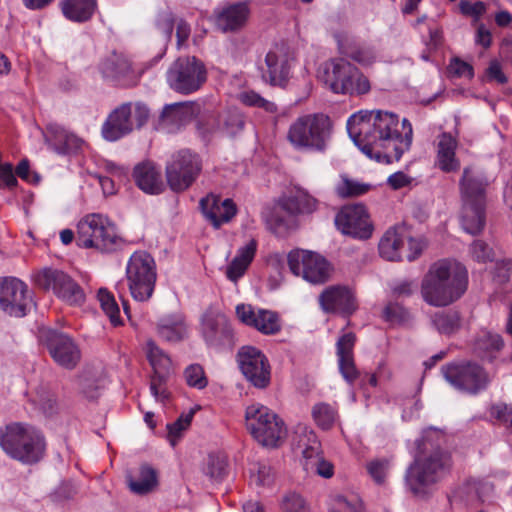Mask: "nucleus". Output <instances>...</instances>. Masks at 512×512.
Returning <instances> with one entry per match:
<instances>
[{"instance_id":"obj_12","label":"nucleus","mask_w":512,"mask_h":512,"mask_svg":"<svg viewBox=\"0 0 512 512\" xmlns=\"http://www.w3.org/2000/svg\"><path fill=\"white\" fill-rule=\"evenodd\" d=\"M35 283L44 290L53 293L70 305H81L85 300L82 288L65 272L46 267L34 275Z\"/></svg>"},{"instance_id":"obj_4","label":"nucleus","mask_w":512,"mask_h":512,"mask_svg":"<svg viewBox=\"0 0 512 512\" xmlns=\"http://www.w3.org/2000/svg\"><path fill=\"white\" fill-rule=\"evenodd\" d=\"M489 184L484 173L473 167L463 170L459 182L462 197L461 223L471 234H479L485 226L486 188Z\"/></svg>"},{"instance_id":"obj_46","label":"nucleus","mask_w":512,"mask_h":512,"mask_svg":"<svg viewBox=\"0 0 512 512\" xmlns=\"http://www.w3.org/2000/svg\"><path fill=\"white\" fill-rule=\"evenodd\" d=\"M203 472L210 479H222L227 472L226 457L221 454H209L204 463Z\"/></svg>"},{"instance_id":"obj_16","label":"nucleus","mask_w":512,"mask_h":512,"mask_svg":"<svg viewBox=\"0 0 512 512\" xmlns=\"http://www.w3.org/2000/svg\"><path fill=\"white\" fill-rule=\"evenodd\" d=\"M443 374L453 387L470 394L485 389L489 382L485 370L471 362L447 365L443 368Z\"/></svg>"},{"instance_id":"obj_51","label":"nucleus","mask_w":512,"mask_h":512,"mask_svg":"<svg viewBox=\"0 0 512 512\" xmlns=\"http://www.w3.org/2000/svg\"><path fill=\"white\" fill-rule=\"evenodd\" d=\"M184 378L188 386L202 390L207 387L208 379L203 367L199 364H191L184 370Z\"/></svg>"},{"instance_id":"obj_37","label":"nucleus","mask_w":512,"mask_h":512,"mask_svg":"<svg viewBox=\"0 0 512 512\" xmlns=\"http://www.w3.org/2000/svg\"><path fill=\"white\" fill-rule=\"evenodd\" d=\"M128 131V105L115 109L102 126V135L108 141H116Z\"/></svg>"},{"instance_id":"obj_18","label":"nucleus","mask_w":512,"mask_h":512,"mask_svg":"<svg viewBox=\"0 0 512 512\" xmlns=\"http://www.w3.org/2000/svg\"><path fill=\"white\" fill-rule=\"evenodd\" d=\"M298 436L297 446L301 449L305 462L303 464L306 471H315L324 478H330L333 475V465L324 460L321 456V443L316 433L307 426L299 425L296 429Z\"/></svg>"},{"instance_id":"obj_49","label":"nucleus","mask_w":512,"mask_h":512,"mask_svg":"<svg viewBox=\"0 0 512 512\" xmlns=\"http://www.w3.org/2000/svg\"><path fill=\"white\" fill-rule=\"evenodd\" d=\"M194 416V410L183 413L179 418L170 424H167L168 440L171 446L175 447L182 437V433L188 429Z\"/></svg>"},{"instance_id":"obj_25","label":"nucleus","mask_w":512,"mask_h":512,"mask_svg":"<svg viewBox=\"0 0 512 512\" xmlns=\"http://www.w3.org/2000/svg\"><path fill=\"white\" fill-rule=\"evenodd\" d=\"M319 302L325 312L351 314L357 308L355 295L347 287L331 286L319 296Z\"/></svg>"},{"instance_id":"obj_19","label":"nucleus","mask_w":512,"mask_h":512,"mask_svg":"<svg viewBox=\"0 0 512 512\" xmlns=\"http://www.w3.org/2000/svg\"><path fill=\"white\" fill-rule=\"evenodd\" d=\"M201 334L205 343L214 349L233 344V329L227 316L218 309L209 308L201 317Z\"/></svg>"},{"instance_id":"obj_20","label":"nucleus","mask_w":512,"mask_h":512,"mask_svg":"<svg viewBox=\"0 0 512 512\" xmlns=\"http://www.w3.org/2000/svg\"><path fill=\"white\" fill-rule=\"evenodd\" d=\"M32 297L27 285L15 278L0 279V308L10 316L23 317L31 307Z\"/></svg>"},{"instance_id":"obj_1","label":"nucleus","mask_w":512,"mask_h":512,"mask_svg":"<svg viewBox=\"0 0 512 512\" xmlns=\"http://www.w3.org/2000/svg\"><path fill=\"white\" fill-rule=\"evenodd\" d=\"M347 131L354 144L378 162L398 161L412 144L413 128L404 118L399 129L396 114L382 111H359L347 120Z\"/></svg>"},{"instance_id":"obj_31","label":"nucleus","mask_w":512,"mask_h":512,"mask_svg":"<svg viewBox=\"0 0 512 512\" xmlns=\"http://www.w3.org/2000/svg\"><path fill=\"white\" fill-rule=\"evenodd\" d=\"M137 186L148 194H159L164 190L160 169L151 161H144L134 168Z\"/></svg>"},{"instance_id":"obj_64","label":"nucleus","mask_w":512,"mask_h":512,"mask_svg":"<svg viewBox=\"0 0 512 512\" xmlns=\"http://www.w3.org/2000/svg\"><path fill=\"white\" fill-rule=\"evenodd\" d=\"M491 417L512 427V406L505 403L494 404L490 409Z\"/></svg>"},{"instance_id":"obj_38","label":"nucleus","mask_w":512,"mask_h":512,"mask_svg":"<svg viewBox=\"0 0 512 512\" xmlns=\"http://www.w3.org/2000/svg\"><path fill=\"white\" fill-rule=\"evenodd\" d=\"M199 111L193 102H177L165 105L161 119L166 124L180 126L190 121Z\"/></svg>"},{"instance_id":"obj_15","label":"nucleus","mask_w":512,"mask_h":512,"mask_svg":"<svg viewBox=\"0 0 512 512\" xmlns=\"http://www.w3.org/2000/svg\"><path fill=\"white\" fill-rule=\"evenodd\" d=\"M290 271L295 276L313 284H322L329 279L331 266L320 254L307 250H292L287 255Z\"/></svg>"},{"instance_id":"obj_60","label":"nucleus","mask_w":512,"mask_h":512,"mask_svg":"<svg viewBox=\"0 0 512 512\" xmlns=\"http://www.w3.org/2000/svg\"><path fill=\"white\" fill-rule=\"evenodd\" d=\"M448 71L451 75L458 78H467L471 80L474 77V69L472 65L458 57L451 59L448 66Z\"/></svg>"},{"instance_id":"obj_23","label":"nucleus","mask_w":512,"mask_h":512,"mask_svg":"<svg viewBox=\"0 0 512 512\" xmlns=\"http://www.w3.org/2000/svg\"><path fill=\"white\" fill-rule=\"evenodd\" d=\"M291 59L283 47H274L265 56L262 79L271 86L285 87L290 77Z\"/></svg>"},{"instance_id":"obj_41","label":"nucleus","mask_w":512,"mask_h":512,"mask_svg":"<svg viewBox=\"0 0 512 512\" xmlns=\"http://www.w3.org/2000/svg\"><path fill=\"white\" fill-rule=\"evenodd\" d=\"M312 417L318 427L329 430L338 419L337 410L327 403H317L312 408Z\"/></svg>"},{"instance_id":"obj_2","label":"nucleus","mask_w":512,"mask_h":512,"mask_svg":"<svg viewBox=\"0 0 512 512\" xmlns=\"http://www.w3.org/2000/svg\"><path fill=\"white\" fill-rule=\"evenodd\" d=\"M468 272L456 260L442 259L432 264L422 280L421 293L432 306H447L459 299L467 289Z\"/></svg>"},{"instance_id":"obj_8","label":"nucleus","mask_w":512,"mask_h":512,"mask_svg":"<svg viewBox=\"0 0 512 512\" xmlns=\"http://www.w3.org/2000/svg\"><path fill=\"white\" fill-rule=\"evenodd\" d=\"M77 242L83 248H95L101 252H114L124 244L115 224L100 213L88 214L78 222Z\"/></svg>"},{"instance_id":"obj_50","label":"nucleus","mask_w":512,"mask_h":512,"mask_svg":"<svg viewBox=\"0 0 512 512\" xmlns=\"http://www.w3.org/2000/svg\"><path fill=\"white\" fill-rule=\"evenodd\" d=\"M222 121L223 126L220 129L229 136L238 134L245 126V117L238 109H229L224 114Z\"/></svg>"},{"instance_id":"obj_58","label":"nucleus","mask_w":512,"mask_h":512,"mask_svg":"<svg viewBox=\"0 0 512 512\" xmlns=\"http://www.w3.org/2000/svg\"><path fill=\"white\" fill-rule=\"evenodd\" d=\"M151 113L148 106L142 102H136L133 110L130 109V131L132 126L140 129L148 123Z\"/></svg>"},{"instance_id":"obj_7","label":"nucleus","mask_w":512,"mask_h":512,"mask_svg":"<svg viewBox=\"0 0 512 512\" xmlns=\"http://www.w3.org/2000/svg\"><path fill=\"white\" fill-rule=\"evenodd\" d=\"M450 467V456L441 449L424 453L408 467L406 485L414 495L424 496L430 487L447 476Z\"/></svg>"},{"instance_id":"obj_57","label":"nucleus","mask_w":512,"mask_h":512,"mask_svg":"<svg viewBox=\"0 0 512 512\" xmlns=\"http://www.w3.org/2000/svg\"><path fill=\"white\" fill-rule=\"evenodd\" d=\"M459 11L463 16L472 17L475 23H478L487 10V5L483 1L470 2L461 0L459 2Z\"/></svg>"},{"instance_id":"obj_29","label":"nucleus","mask_w":512,"mask_h":512,"mask_svg":"<svg viewBox=\"0 0 512 512\" xmlns=\"http://www.w3.org/2000/svg\"><path fill=\"white\" fill-rule=\"evenodd\" d=\"M335 39L339 53L361 66H370L377 61L378 53L374 46L358 44L336 34Z\"/></svg>"},{"instance_id":"obj_27","label":"nucleus","mask_w":512,"mask_h":512,"mask_svg":"<svg viewBox=\"0 0 512 512\" xmlns=\"http://www.w3.org/2000/svg\"><path fill=\"white\" fill-rule=\"evenodd\" d=\"M200 207L208 221L219 228L229 222L237 213V208L232 199H221L220 196L210 194L201 199Z\"/></svg>"},{"instance_id":"obj_10","label":"nucleus","mask_w":512,"mask_h":512,"mask_svg":"<svg viewBox=\"0 0 512 512\" xmlns=\"http://www.w3.org/2000/svg\"><path fill=\"white\" fill-rule=\"evenodd\" d=\"M202 166L201 157L188 149L173 154L165 168L169 188L177 193L187 190L199 177Z\"/></svg>"},{"instance_id":"obj_47","label":"nucleus","mask_w":512,"mask_h":512,"mask_svg":"<svg viewBox=\"0 0 512 512\" xmlns=\"http://www.w3.org/2000/svg\"><path fill=\"white\" fill-rule=\"evenodd\" d=\"M101 308L109 317L111 323L116 326L121 324L120 310L114 296L105 288H100L97 294Z\"/></svg>"},{"instance_id":"obj_54","label":"nucleus","mask_w":512,"mask_h":512,"mask_svg":"<svg viewBox=\"0 0 512 512\" xmlns=\"http://www.w3.org/2000/svg\"><path fill=\"white\" fill-rule=\"evenodd\" d=\"M31 402L46 415H51L56 406L54 395L46 388L37 390L35 395L31 398Z\"/></svg>"},{"instance_id":"obj_5","label":"nucleus","mask_w":512,"mask_h":512,"mask_svg":"<svg viewBox=\"0 0 512 512\" xmlns=\"http://www.w3.org/2000/svg\"><path fill=\"white\" fill-rule=\"evenodd\" d=\"M318 78L335 94L358 96L371 89L369 79L344 58L324 62L318 69Z\"/></svg>"},{"instance_id":"obj_13","label":"nucleus","mask_w":512,"mask_h":512,"mask_svg":"<svg viewBox=\"0 0 512 512\" xmlns=\"http://www.w3.org/2000/svg\"><path fill=\"white\" fill-rule=\"evenodd\" d=\"M156 282L155 262L145 251L130 256V294L137 301L148 300Z\"/></svg>"},{"instance_id":"obj_32","label":"nucleus","mask_w":512,"mask_h":512,"mask_svg":"<svg viewBox=\"0 0 512 512\" xmlns=\"http://www.w3.org/2000/svg\"><path fill=\"white\" fill-rule=\"evenodd\" d=\"M257 248L258 243L255 239H250L238 248L235 257L226 267L225 275L227 279L236 283L244 276L256 255Z\"/></svg>"},{"instance_id":"obj_11","label":"nucleus","mask_w":512,"mask_h":512,"mask_svg":"<svg viewBox=\"0 0 512 512\" xmlns=\"http://www.w3.org/2000/svg\"><path fill=\"white\" fill-rule=\"evenodd\" d=\"M206 79V68L196 57L178 58L167 72L170 88L184 95L199 90Z\"/></svg>"},{"instance_id":"obj_59","label":"nucleus","mask_w":512,"mask_h":512,"mask_svg":"<svg viewBox=\"0 0 512 512\" xmlns=\"http://www.w3.org/2000/svg\"><path fill=\"white\" fill-rule=\"evenodd\" d=\"M331 512H362V503L355 497L348 499L337 496L333 501Z\"/></svg>"},{"instance_id":"obj_36","label":"nucleus","mask_w":512,"mask_h":512,"mask_svg":"<svg viewBox=\"0 0 512 512\" xmlns=\"http://www.w3.org/2000/svg\"><path fill=\"white\" fill-rule=\"evenodd\" d=\"M60 7L66 19L84 23L90 20L97 8L96 0H61Z\"/></svg>"},{"instance_id":"obj_35","label":"nucleus","mask_w":512,"mask_h":512,"mask_svg":"<svg viewBox=\"0 0 512 512\" xmlns=\"http://www.w3.org/2000/svg\"><path fill=\"white\" fill-rule=\"evenodd\" d=\"M249 13L246 3L229 5L217 14V26L224 32L238 30L245 25Z\"/></svg>"},{"instance_id":"obj_22","label":"nucleus","mask_w":512,"mask_h":512,"mask_svg":"<svg viewBox=\"0 0 512 512\" xmlns=\"http://www.w3.org/2000/svg\"><path fill=\"white\" fill-rule=\"evenodd\" d=\"M46 344L53 360L61 367L73 369L81 359V352L75 341L67 334L50 330Z\"/></svg>"},{"instance_id":"obj_40","label":"nucleus","mask_w":512,"mask_h":512,"mask_svg":"<svg viewBox=\"0 0 512 512\" xmlns=\"http://www.w3.org/2000/svg\"><path fill=\"white\" fill-rule=\"evenodd\" d=\"M158 484L157 470L149 464H143L137 476L133 480L130 479V491L138 495H147L153 492Z\"/></svg>"},{"instance_id":"obj_56","label":"nucleus","mask_w":512,"mask_h":512,"mask_svg":"<svg viewBox=\"0 0 512 512\" xmlns=\"http://www.w3.org/2000/svg\"><path fill=\"white\" fill-rule=\"evenodd\" d=\"M109 172L111 177L103 176L99 178V183L102 187L104 194L112 195L116 192L115 188V180H122L125 178V170L124 168H120L115 164L108 165Z\"/></svg>"},{"instance_id":"obj_9","label":"nucleus","mask_w":512,"mask_h":512,"mask_svg":"<svg viewBox=\"0 0 512 512\" xmlns=\"http://www.w3.org/2000/svg\"><path fill=\"white\" fill-rule=\"evenodd\" d=\"M246 426L254 439L265 447H277L286 435L281 418L268 407L256 403L245 412Z\"/></svg>"},{"instance_id":"obj_30","label":"nucleus","mask_w":512,"mask_h":512,"mask_svg":"<svg viewBox=\"0 0 512 512\" xmlns=\"http://www.w3.org/2000/svg\"><path fill=\"white\" fill-rule=\"evenodd\" d=\"M504 347V341L500 334L481 329L477 332L472 343L473 353L487 361L496 359Z\"/></svg>"},{"instance_id":"obj_53","label":"nucleus","mask_w":512,"mask_h":512,"mask_svg":"<svg viewBox=\"0 0 512 512\" xmlns=\"http://www.w3.org/2000/svg\"><path fill=\"white\" fill-rule=\"evenodd\" d=\"M169 375L152 376L150 391L157 402L166 404L170 401L171 392L167 386Z\"/></svg>"},{"instance_id":"obj_21","label":"nucleus","mask_w":512,"mask_h":512,"mask_svg":"<svg viewBox=\"0 0 512 512\" xmlns=\"http://www.w3.org/2000/svg\"><path fill=\"white\" fill-rule=\"evenodd\" d=\"M335 224L343 234L360 240L369 239L374 230L369 214L362 204L344 206L337 213Z\"/></svg>"},{"instance_id":"obj_26","label":"nucleus","mask_w":512,"mask_h":512,"mask_svg":"<svg viewBox=\"0 0 512 512\" xmlns=\"http://www.w3.org/2000/svg\"><path fill=\"white\" fill-rule=\"evenodd\" d=\"M435 166L444 173L459 171L461 162L456 156L458 141L448 132L439 134L434 142Z\"/></svg>"},{"instance_id":"obj_52","label":"nucleus","mask_w":512,"mask_h":512,"mask_svg":"<svg viewBox=\"0 0 512 512\" xmlns=\"http://www.w3.org/2000/svg\"><path fill=\"white\" fill-rule=\"evenodd\" d=\"M239 100L247 106L261 108L268 113L277 112V106L275 103L263 98L252 90L240 93Z\"/></svg>"},{"instance_id":"obj_33","label":"nucleus","mask_w":512,"mask_h":512,"mask_svg":"<svg viewBox=\"0 0 512 512\" xmlns=\"http://www.w3.org/2000/svg\"><path fill=\"white\" fill-rule=\"evenodd\" d=\"M157 333L167 342H179L188 335V327L182 313L162 316L157 323Z\"/></svg>"},{"instance_id":"obj_6","label":"nucleus","mask_w":512,"mask_h":512,"mask_svg":"<svg viewBox=\"0 0 512 512\" xmlns=\"http://www.w3.org/2000/svg\"><path fill=\"white\" fill-rule=\"evenodd\" d=\"M332 125L324 114H307L290 125L287 140L297 151L324 153L328 147Z\"/></svg>"},{"instance_id":"obj_43","label":"nucleus","mask_w":512,"mask_h":512,"mask_svg":"<svg viewBox=\"0 0 512 512\" xmlns=\"http://www.w3.org/2000/svg\"><path fill=\"white\" fill-rule=\"evenodd\" d=\"M391 469V459L387 457L373 458L366 463V471L373 482L384 485Z\"/></svg>"},{"instance_id":"obj_14","label":"nucleus","mask_w":512,"mask_h":512,"mask_svg":"<svg viewBox=\"0 0 512 512\" xmlns=\"http://www.w3.org/2000/svg\"><path fill=\"white\" fill-rule=\"evenodd\" d=\"M318 201L303 189H297L294 195L282 198L271 218L276 233L288 230L294 224L298 214H310L317 209Z\"/></svg>"},{"instance_id":"obj_45","label":"nucleus","mask_w":512,"mask_h":512,"mask_svg":"<svg viewBox=\"0 0 512 512\" xmlns=\"http://www.w3.org/2000/svg\"><path fill=\"white\" fill-rule=\"evenodd\" d=\"M433 325L442 334H452L460 326V317L457 312L443 311L436 313L432 318Z\"/></svg>"},{"instance_id":"obj_39","label":"nucleus","mask_w":512,"mask_h":512,"mask_svg":"<svg viewBox=\"0 0 512 512\" xmlns=\"http://www.w3.org/2000/svg\"><path fill=\"white\" fill-rule=\"evenodd\" d=\"M144 351L146 358L151 365L154 375H170L172 371V361L167 353H165L153 340L149 339Z\"/></svg>"},{"instance_id":"obj_24","label":"nucleus","mask_w":512,"mask_h":512,"mask_svg":"<svg viewBox=\"0 0 512 512\" xmlns=\"http://www.w3.org/2000/svg\"><path fill=\"white\" fill-rule=\"evenodd\" d=\"M236 315L243 324L265 335H273L281 330L278 314L271 310L255 309L250 304H239L236 306Z\"/></svg>"},{"instance_id":"obj_3","label":"nucleus","mask_w":512,"mask_h":512,"mask_svg":"<svg viewBox=\"0 0 512 512\" xmlns=\"http://www.w3.org/2000/svg\"><path fill=\"white\" fill-rule=\"evenodd\" d=\"M0 447L10 458L23 464L39 462L45 453L43 434L25 422H11L0 427Z\"/></svg>"},{"instance_id":"obj_63","label":"nucleus","mask_w":512,"mask_h":512,"mask_svg":"<svg viewBox=\"0 0 512 512\" xmlns=\"http://www.w3.org/2000/svg\"><path fill=\"white\" fill-rule=\"evenodd\" d=\"M284 512H308L303 498L296 493L287 494L282 501Z\"/></svg>"},{"instance_id":"obj_48","label":"nucleus","mask_w":512,"mask_h":512,"mask_svg":"<svg viewBox=\"0 0 512 512\" xmlns=\"http://www.w3.org/2000/svg\"><path fill=\"white\" fill-rule=\"evenodd\" d=\"M274 481L271 467L265 463H253L250 468V484L255 487H269Z\"/></svg>"},{"instance_id":"obj_34","label":"nucleus","mask_w":512,"mask_h":512,"mask_svg":"<svg viewBox=\"0 0 512 512\" xmlns=\"http://www.w3.org/2000/svg\"><path fill=\"white\" fill-rule=\"evenodd\" d=\"M406 239L404 228H389L379 241L378 249L380 256L388 261H400L402 259L401 249Z\"/></svg>"},{"instance_id":"obj_55","label":"nucleus","mask_w":512,"mask_h":512,"mask_svg":"<svg viewBox=\"0 0 512 512\" xmlns=\"http://www.w3.org/2000/svg\"><path fill=\"white\" fill-rule=\"evenodd\" d=\"M57 141L60 144L55 147L58 154H67L74 152L81 148L83 141L72 133L62 132L57 136Z\"/></svg>"},{"instance_id":"obj_61","label":"nucleus","mask_w":512,"mask_h":512,"mask_svg":"<svg viewBox=\"0 0 512 512\" xmlns=\"http://www.w3.org/2000/svg\"><path fill=\"white\" fill-rule=\"evenodd\" d=\"M471 257L477 261L485 263L493 260L492 249L483 241L476 240L470 246Z\"/></svg>"},{"instance_id":"obj_17","label":"nucleus","mask_w":512,"mask_h":512,"mask_svg":"<svg viewBox=\"0 0 512 512\" xmlns=\"http://www.w3.org/2000/svg\"><path fill=\"white\" fill-rule=\"evenodd\" d=\"M239 368L255 387L266 388L271 380V368L267 357L256 347L243 346L237 353Z\"/></svg>"},{"instance_id":"obj_44","label":"nucleus","mask_w":512,"mask_h":512,"mask_svg":"<svg viewBox=\"0 0 512 512\" xmlns=\"http://www.w3.org/2000/svg\"><path fill=\"white\" fill-rule=\"evenodd\" d=\"M371 187L370 184L350 179L347 176H341L340 181L336 185V193L342 198L357 197L366 194Z\"/></svg>"},{"instance_id":"obj_28","label":"nucleus","mask_w":512,"mask_h":512,"mask_svg":"<svg viewBox=\"0 0 512 512\" xmlns=\"http://www.w3.org/2000/svg\"><path fill=\"white\" fill-rule=\"evenodd\" d=\"M355 340V334L348 332L343 334L336 344L339 372L344 380L350 385H352L359 377V371L355 366L353 357Z\"/></svg>"},{"instance_id":"obj_62","label":"nucleus","mask_w":512,"mask_h":512,"mask_svg":"<svg viewBox=\"0 0 512 512\" xmlns=\"http://www.w3.org/2000/svg\"><path fill=\"white\" fill-rule=\"evenodd\" d=\"M175 19L174 15L171 11L165 10L158 14L156 20V26L159 31L164 35L168 40L171 39L173 29H174Z\"/></svg>"},{"instance_id":"obj_42","label":"nucleus","mask_w":512,"mask_h":512,"mask_svg":"<svg viewBox=\"0 0 512 512\" xmlns=\"http://www.w3.org/2000/svg\"><path fill=\"white\" fill-rule=\"evenodd\" d=\"M126 69V59L116 52L111 53L100 64V71L104 78L117 80Z\"/></svg>"}]
</instances>
